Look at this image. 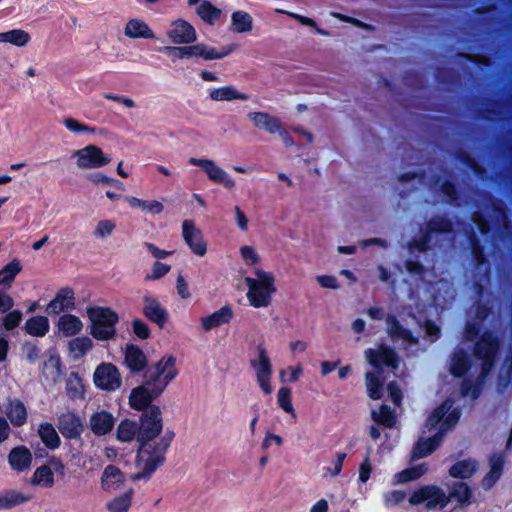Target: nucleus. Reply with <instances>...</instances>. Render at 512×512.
<instances>
[{
	"instance_id": "nucleus-1",
	"label": "nucleus",
	"mask_w": 512,
	"mask_h": 512,
	"mask_svg": "<svg viewBox=\"0 0 512 512\" xmlns=\"http://www.w3.org/2000/svg\"><path fill=\"white\" fill-rule=\"evenodd\" d=\"M139 447L136 455V466L140 471L131 475L132 481L149 480L166 461V453L175 438V432L163 431V417L160 407L141 413L138 420Z\"/></svg>"
},
{
	"instance_id": "nucleus-2",
	"label": "nucleus",
	"mask_w": 512,
	"mask_h": 512,
	"mask_svg": "<svg viewBox=\"0 0 512 512\" xmlns=\"http://www.w3.org/2000/svg\"><path fill=\"white\" fill-rule=\"evenodd\" d=\"M454 232V222L447 215H436L431 217L419 229V236L408 241L410 253L415 251L426 253L432 249L433 236L446 235Z\"/></svg>"
},
{
	"instance_id": "nucleus-3",
	"label": "nucleus",
	"mask_w": 512,
	"mask_h": 512,
	"mask_svg": "<svg viewBox=\"0 0 512 512\" xmlns=\"http://www.w3.org/2000/svg\"><path fill=\"white\" fill-rule=\"evenodd\" d=\"M86 314L90 321V334L98 341H110L116 337L118 313L110 307L88 306Z\"/></svg>"
},
{
	"instance_id": "nucleus-4",
	"label": "nucleus",
	"mask_w": 512,
	"mask_h": 512,
	"mask_svg": "<svg viewBox=\"0 0 512 512\" xmlns=\"http://www.w3.org/2000/svg\"><path fill=\"white\" fill-rule=\"evenodd\" d=\"M256 278L246 277L248 287L247 299L254 308L268 307L272 302V296L276 292L275 277L271 272L261 268L254 270Z\"/></svg>"
},
{
	"instance_id": "nucleus-5",
	"label": "nucleus",
	"mask_w": 512,
	"mask_h": 512,
	"mask_svg": "<svg viewBox=\"0 0 512 512\" xmlns=\"http://www.w3.org/2000/svg\"><path fill=\"white\" fill-rule=\"evenodd\" d=\"M502 341L497 333L491 329H485L474 342L472 355L479 361L483 373H491L497 362Z\"/></svg>"
},
{
	"instance_id": "nucleus-6",
	"label": "nucleus",
	"mask_w": 512,
	"mask_h": 512,
	"mask_svg": "<svg viewBox=\"0 0 512 512\" xmlns=\"http://www.w3.org/2000/svg\"><path fill=\"white\" fill-rule=\"evenodd\" d=\"M233 50V46L222 47L220 50H217L216 48L209 47L203 43L189 46H165L161 49L162 52L171 57L173 62L178 59L191 57H200L207 61L222 59L231 54Z\"/></svg>"
},
{
	"instance_id": "nucleus-7",
	"label": "nucleus",
	"mask_w": 512,
	"mask_h": 512,
	"mask_svg": "<svg viewBox=\"0 0 512 512\" xmlns=\"http://www.w3.org/2000/svg\"><path fill=\"white\" fill-rule=\"evenodd\" d=\"M177 375L176 358L169 355L162 357L154 366H147L143 379H146L148 385H158L166 389Z\"/></svg>"
},
{
	"instance_id": "nucleus-8",
	"label": "nucleus",
	"mask_w": 512,
	"mask_h": 512,
	"mask_svg": "<svg viewBox=\"0 0 512 512\" xmlns=\"http://www.w3.org/2000/svg\"><path fill=\"white\" fill-rule=\"evenodd\" d=\"M165 389L158 385L146 384V379H143V383L131 390L129 395V405L133 410L144 413L159 407L153 404V402L164 392Z\"/></svg>"
},
{
	"instance_id": "nucleus-9",
	"label": "nucleus",
	"mask_w": 512,
	"mask_h": 512,
	"mask_svg": "<svg viewBox=\"0 0 512 512\" xmlns=\"http://www.w3.org/2000/svg\"><path fill=\"white\" fill-rule=\"evenodd\" d=\"M409 503L413 506L425 503L428 510L435 508L444 509L449 504L447 494L436 485H423L413 491L409 497Z\"/></svg>"
},
{
	"instance_id": "nucleus-10",
	"label": "nucleus",
	"mask_w": 512,
	"mask_h": 512,
	"mask_svg": "<svg viewBox=\"0 0 512 512\" xmlns=\"http://www.w3.org/2000/svg\"><path fill=\"white\" fill-rule=\"evenodd\" d=\"M258 359H251L250 365L254 369L256 379L262 391L269 395L272 393L271 377H272V363L268 356L266 347L263 343L257 345Z\"/></svg>"
},
{
	"instance_id": "nucleus-11",
	"label": "nucleus",
	"mask_w": 512,
	"mask_h": 512,
	"mask_svg": "<svg viewBox=\"0 0 512 512\" xmlns=\"http://www.w3.org/2000/svg\"><path fill=\"white\" fill-rule=\"evenodd\" d=\"M74 156L77 158V166L81 169L101 168L111 162V158L105 155L102 149L96 145H87L76 150Z\"/></svg>"
},
{
	"instance_id": "nucleus-12",
	"label": "nucleus",
	"mask_w": 512,
	"mask_h": 512,
	"mask_svg": "<svg viewBox=\"0 0 512 512\" xmlns=\"http://www.w3.org/2000/svg\"><path fill=\"white\" fill-rule=\"evenodd\" d=\"M369 364L376 370L383 367L397 369L400 364L398 353L393 347L381 345L378 349H367L365 351Z\"/></svg>"
},
{
	"instance_id": "nucleus-13",
	"label": "nucleus",
	"mask_w": 512,
	"mask_h": 512,
	"mask_svg": "<svg viewBox=\"0 0 512 512\" xmlns=\"http://www.w3.org/2000/svg\"><path fill=\"white\" fill-rule=\"evenodd\" d=\"M94 384L105 391H115L121 386V376L118 368L112 363H101L93 374Z\"/></svg>"
},
{
	"instance_id": "nucleus-14",
	"label": "nucleus",
	"mask_w": 512,
	"mask_h": 512,
	"mask_svg": "<svg viewBox=\"0 0 512 512\" xmlns=\"http://www.w3.org/2000/svg\"><path fill=\"white\" fill-rule=\"evenodd\" d=\"M57 428L64 438L79 440L85 430V425L76 412L68 411L58 416Z\"/></svg>"
},
{
	"instance_id": "nucleus-15",
	"label": "nucleus",
	"mask_w": 512,
	"mask_h": 512,
	"mask_svg": "<svg viewBox=\"0 0 512 512\" xmlns=\"http://www.w3.org/2000/svg\"><path fill=\"white\" fill-rule=\"evenodd\" d=\"M189 163L194 166H199L208 175L211 181L220 183L227 189H232L235 186V181L225 170L218 167L213 160L192 157L189 159Z\"/></svg>"
},
{
	"instance_id": "nucleus-16",
	"label": "nucleus",
	"mask_w": 512,
	"mask_h": 512,
	"mask_svg": "<svg viewBox=\"0 0 512 512\" xmlns=\"http://www.w3.org/2000/svg\"><path fill=\"white\" fill-rule=\"evenodd\" d=\"M182 235L190 250L197 256H204L207 252V243L202 231L197 228L192 220H184L182 223Z\"/></svg>"
},
{
	"instance_id": "nucleus-17",
	"label": "nucleus",
	"mask_w": 512,
	"mask_h": 512,
	"mask_svg": "<svg viewBox=\"0 0 512 512\" xmlns=\"http://www.w3.org/2000/svg\"><path fill=\"white\" fill-rule=\"evenodd\" d=\"M142 313L150 322L155 323L159 328H164L169 321L167 309L161 305L157 298L149 295L143 296Z\"/></svg>"
},
{
	"instance_id": "nucleus-18",
	"label": "nucleus",
	"mask_w": 512,
	"mask_h": 512,
	"mask_svg": "<svg viewBox=\"0 0 512 512\" xmlns=\"http://www.w3.org/2000/svg\"><path fill=\"white\" fill-rule=\"evenodd\" d=\"M172 28L167 32L168 38L174 44H192L197 40V33L192 24L183 19L172 22Z\"/></svg>"
},
{
	"instance_id": "nucleus-19",
	"label": "nucleus",
	"mask_w": 512,
	"mask_h": 512,
	"mask_svg": "<svg viewBox=\"0 0 512 512\" xmlns=\"http://www.w3.org/2000/svg\"><path fill=\"white\" fill-rule=\"evenodd\" d=\"M75 309V293L70 287L59 289L55 297L48 303L46 312L49 315H58L61 312Z\"/></svg>"
},
{
	"instance_id": "nucleus-20",
	"label": "nucleus",
	"mask_w": 512,
	"mask_h": 512,
	"mask_svg": "<svg viewBox=\"0 0 512 512\" xmlns=\"http://www.w3.org/2000/svg\"><path fill=\"white\" fill-rule=\"evenodd\" d=\"M124 363L132 374H144L148 366V358L138 345L127 344L124 350Z\"/></svg>"
},
{
	"instance_id": "nucleus-21",
	"label": "nucleus",
	"mask_w": 512,
	"mask_h": 512,
	"mask_svg": "<svg viewBox=\"0 0 512 512\" xmlns=\"http://www.w3.org/2000/svg\"><path fill=\"white\" fill-rule=\"evenodd\" d=\"M472 368V359L468 352L456 347L451 355L449 371L455 378H463Z\"/></svg>"
},
{
	"instance_id": "nucleus-22",
	"label": "nucleus",
	"mask_w": 512,
	"mask_h": 512,
	"mask_svg": "<svg viewBox=\"0 0 512 512\" xmlns=\"http://www.w3.org/2000/svg\"><path fill=\"white\" fill-rule=\"evenodd\" d=\"M234 317L233 309L230 305H224L212 314L204 316L200 319L201 326L204 331L208 332L222 325L229 324Z\"/></svg>"
},
{
	"instance_id": "nucleus-23",
	"label": "nucleus",
	"mask_w": 512,
	"mask_h": 512,
	"mask_svg": "<svg viewBox=\"0 0 512 512\" xmlns=\"http://www.w3.org/2000/svg\"><path fill=\"white\" fill-rule=\"evenodd\" d=\"M386 324L387 332L393 341L402 340L410 345L418 343V338L414 336L410 329L405 328L395 315H387Z\"/></svg>"
},
{
	"instance_id": "nucleus-24",
	"label": "nucleus",
	"mask_w": 512,
	"mask_h": 512,
	"mask_svg": "<svg viewBox=\"0 0 512 512\" xmlns=\"http://www.w3.org/2000/svg\"><path fill=\"white\" fill-rule=\"evenodd\" d=\"M89 425L94 435L104 436L113 430L115 418L107 410L97 411L90 416Z\"/></svg>"
},
{
	"instance_id": "nucleus-25",
	"label": "nucleus",
	"mask_w": 512,
	"mask_h": 512,
	"mask_svg": "<svg viewBox=\"0 0 512 512\" xmlns=\"http://www.w3.org/2000/svg\"><path fill=\"white\" fill-rule=\"evenodd\" d=\"M490 469L482 479V487L485 490L491 489L501 478L505 465L503 453H493L489 458Z\"/></svg>"
},
{
	"instance_id": "nucleus-26",
	"label": "nucleus",
	"mask_w": 512,
	"mask_h": 512,
	"mask_svg": "<svg viewBox=\"0 0 512 512\" xmlns=\"http://www.w3.org/2000/svg\"><path fill=\"white\" fill-rule=\"evenodd\" d=\"M8 463L12 470L24 472L31 467L32 454L26 446H16L8 454Z\"/></svg>"
},
{
	"instance_id": "nucleus-27",
	"label": "nucleus",
	"mask_w": 512,
	"mask_h": 512,
	"mask_svg": "<svg viewBox=\"0 0 512 512\" xmlns=\"http://www.w3.org/2000/svg\"><path fill=\"white\" fill-rule=\"evenodd\" d=\"M489 375V372L483 373V370L480 369V372L475 380H472L468 377H463L459 388L461 396H470L472 400L478 399L482 393L483 386Z\"/></svg>"
},
{
	"instance_id": "nucleus-28",
	"label": "nucleus",
	"mask_w": 512,
	"mask_h": 512,
	"mask_svg": "<svg viewBox=\"0 0 512 512\" xmlns=\"http://www.w3.org/2000/svg\"><path fill=\"white\" fill-rule=\"evenodd\" d=\"M248 118L255 128L264 130L269 134H276L281 128V121L267 112H250Z\"/></svg>"
},
{
	"instance_id": "nucleus-29",
	"label": "nucleus",
	"mask_w": 512,
	"mask_h": 512,
	"mask_svg": "<svg viewBox=\"0 0 512 512\" xmlns=\"http://www.w3.org/2000/svg\"><path fill=\"white\" fill-rule=\"evenodd\" d=\"M5 414L15 427H21L27 422L28 413L26 406L17 398L8 400Z\"/></svg>"
},
{
	"instance_id": "nucleus-30",
	"label": "nucleus",
	"mask_w": 512,
	"mask_h": 512,
	"mask_svg": "<svg viewBox=\"0 0 512 512\" xmlns=\"http://www.w3.org/2000/svg\"><path fill=\"white\" fill-rule=\"evenodd\" d=\"M473 497V491L471 487L463 482L456 481L450 487L449 493L447 494V498H449V502L451 500H455L460 507H466L471 504Z\"/></svg>"
},
{
	"instance_id": "nucleus-31",
	"label": "nucleus",
	"mask_w": 512,
	"mask_h": 512,
	"mask_svg": "<svg viewBox=\"0 0 512 512\" xmlns=\"http://www.w3.org/2000/svg\"><path fill=\"white\" fill-rule=\"evenodd\" d=\"M478 469V462L473 458L457 461L449 468V475L455 479H470Z\"/></svg>"
},
{
	"instance_id": "nucleus-32",
	"label": "nucleus",
	"mask_w": 512,
	"mask_h": 512,
	"mask_svg": "<svg viewBox=\"0 0 512 512\" xmlns=\"http://www.w3.org/2000/svg\"><path fill=\"white\" fill-rule=\"evenodd\" d=\"M209 97L213 101H248L250 95L238 91L234 86L228 85L219 88H213L209 92Z\"/></svg>"
},
{
	"instance_id": "nucleus-33",
	"label": "nucleus",
	"mask_w": 512,
	"mask_h": 512,
	"mask_svg": "<svg viewBox=\"0 0 512 512\" xmlns=\"http://www.w3.org/2000/svg\"><path fill=\"white\" fill-rule=\"evenodd\" d=\"M124 481V474L118 467L112 464L105 467L101 476V485L105 491L119 488Z\"/></svg>"
},
{
	"instance_id": "nucleus-34",
	"label": "nucleus",
	"mask_w": 512,
	"mask_h": 512,
	"mask_svg": "<svg viewBox=\"0 0 512 512\" xmlns=\"http://www.w3.org/2000/svg\"><path fill=\"white\" fill-rule=\"evenodd\" d=\"M124 33L132 39H154L155 34L142 20L131 19L127 22Z\"/></svg>"
},
{
	"instance_id": "nucleus-35",
	"label": "nucleus",
	"mask_w": 512,
	"mask_h": 512,
	"mask_svg": "<svg viewBox=\"0 0 512 512\" xmlns=\"http://www.w3.org/2000/svg\"><path fill=\"white\" fill-rule=\"evenodd\" d=\"M26 334L33 337H44L50 329L49 319L43 315L28 318L23 327Z\"/></svg>"
},
{
	"instance_id": "nucleus-36",
	"label": "nucleus",
	"mask_w": 512,
	"mask_h": 512,
	"mask_svg": "<svg viewBox=\"0 0 512 512\" xmlns=\"http://www.w3.org/2000/svg\"><path fill=\"white\" fill-rule=\"evenodd\" d=\"M83 328L82 321L75 315L64 314L58 320V329L65 337L77 335Z\"/></svg>"
},
{
	"instance_id": "nucleus-37",
	"label": "nucleus",
	"mask_w": 512,
	"mask_h": 512,
	"mask_svg": "<svg viewBox=\"0 0 512 512\" xmlns=\"http://www.w3.org/2000/svg\"><path fill=\"white\" fill-rule=\"evenodd\" d=\"M117 439L121 442H131L136 440L139 444L138 423L130 419L120 421L117 427Z\"/></svg>"
},
{
	"instance_id": "nucleus-38",
	"label": "nucleus",
	"mask_w": 512,
	"mask_h": 512,
	"mask_svg": "<svg viewBox=\"0 0 512 512\" xmlns=\"http://www.w3.org/2000/svg\"><path fill=\"white\" fill-rule=\"evenodd\" d=\"M196 14L204 23L214 25L220 19L222 11L210 1L203 0L196 7Z\"/></svg>"
},
{
	"instance_id": "nucleus-39",
	"label": "nucleus",
	"mask_w": 512,
	"mask_h": 512,
	"mask_svg": "<svg viewBox=\"0 0 512 512\" xmlns=\"http://www.w3.org/2000/svg\"><path fill=\"white\" fill-rule=\"evenodd\" d=\"M38 434L43 444L50 450L57 449L61 444L57 431L49 422H43L39 425Z\"/></svg>"
},
{
	"instance_id": "nucleus-40",
	"label": "nucleus",
	"mask_w": 512,
	"mask_h": 512,
	"mask_svg": "<svg viewBox=\"0 0 512 512\" xmlns=\"http://www.w3.org/2000/svg\"><path fill=\"white\" fill-rule=\"evenodd\" d=\"M21 270V263L16 258L4 265L0 270V287L9 289Z\"/></svg>"
},
{
	"instance_id": "nucleus-41",
	"label": "nucleus",
	"mask_w": 512,
	"mask_h": 512,
	"mask_svg": "<svg viewBox=\"0 0 512 512\" xmlns=\"http://www.w3.org/2000/svg\"><path fill=\"white\" fill-rule=\"evenodd\" d=\"M231 29L236 33H246L253 29V18L245 11H235L231 16Z\"/></svg>"
},
{
	"instance_id": "nucleus-42",
	"label": "nucleus",
	"mask_w": 512,
	"mask_h": 512,
	"mask_svg": "<svg viewBox=\"0 0 512 512\" xmlns=\"http://www.w3.org/2000/svg\"><path fill=\"white\" fill-rule=\"evenodd\" d=\"M66 393L70 399H84L85 386L78 373L72 372L66 381Z\"/></svg>"
},
{
	"instance_id": "nucleus-43",
	"label": "nucleus",
	"mask_w": 512,
	"mask_h": 512,
	"mask_svg": "<svg viewBox=\"0 0 512 512\" xmlns=\"http://www.w3.org/2000/svg\"><path fill=\"white\" fill-rule=\"evenodd\" d=\"M452 408V401L447 399L435 408L428 418L426 419L425 426L431 430L440 426L444 420L445 415Z\"/></svg>"
},
{
	"instance_id": "nucleus-44",
	"label": "nucleus",
	"mask_w": 512,
	"mask_h": 512,
	"mask_svg": "<svg viewBox=\"0 0 512 512\" xmlns=\"http://www.w3.org/2000/svg\"><path fill=\"white\" fill-rule=\"evenodd\" d=\"M31 483L33 485H38L44 488L53 487L55 481L51 467L48 465H42L38 467L33 473Z\"/></svg>"
},
{
	"instance_id": "nucleus-45",
	"label": "nucleus",
	"mask_w": 512,
	"mask_h": 512,
	"mask_svg": "<svg viewBox=\"0 0 512 512\" xmlns=\"http://www.w3.org/2000/svg\"><path fill=\"white\" fill-rule=\"evenodd\" d=\"M428 471V466L426 463H421L409 468H406L395 475L396 481L398 483H406L410 481H414L422 477Z\"/></svg>"
},
{
	"instance_id": "nucleus-46",
	"label": "nucleus",
	"mask_w": 512,
	"mask_h": 512,
	"mask_svg": "<svg viewBox=\"0 0 512 512\" xmlns=\"http://www.w3.org/2000/svg\"><path fill=\"white\" fill-rule=\"evenodd\" d=\"M134 495V490L130 488L123 494L115 497L107 504V509L109 512H128L129 508L132 504V497Z\"/></svg>"
},
{
	"instance_id": "nucleus-47",
	"label": "nucleus",
	"mask_w": 512,
	"mask_h": 512,
	"mask_svg": "<svg viewBox=\"0 0 512 512\" xmlns=\"http://www.w3.org/2000/svg\"><path fill=\"white\" fill-rule=\"evenodd\" d=\"M30 500V496H26L16 491H6L0 494V510H9L22 503Z\"/></svg>"
},
{
	"instance_id": "nucleus-48",
	"label": "nucleus",
	"mask_w": 512,
	"mask_h": 512,
	"mask_svg": "<svg viewBox=\"0 0 512 512\" xmlns=\"http://www.w3.org/2000/svg\"><path fill=\"white\" fill-rule=\"evenodd\" d=\"M93 348V341L87 336L76 337L69 342V350L75 359L84 357Z\"/></svg>"
},
{
	"instance_id": "nucleus-49",
	"label": "nucleus",
	"mask_w": 512,
	"mask_h": 512,
	"mask_svg": "<svg viewBox=\"0 0 512 512\" xmlns=\"http://www.w3.org/2000/svg\"><path fill=\"white\" fill-rule=\"evenodd\" d=\"M374 420L387 428H392L395 426L397 418L394 410L391 409L388 405H381L379 413L373 412Z\"/></svg>"
},
{
	"instance_id": "nucleus-50",
	"label": "nucleus",
	"mask_w": 512,
	"mask_h": 512,
	"mask_svg": "<svg viewBox=\"0 0 512 512\" xmlns=\"http://www.w3.org/2000/svg\"><path fill=\"white\" fill-rule=\"evenodd\" d=\"M365 378L369 397L373 400L381 399L383 396V384L378 376L372 372H367Z\"/></svg>"
},
{
	"instance_id": "nucleus-51",
	"label": "nucleus",
	"mask_w": 512,
	"mask_h": 512,
	"mask_svg": "<svg viewBox=\"0 0 512 512\" xmlns=\"http://www.w3.org/2000/svg\"><path fill=\"white\" fill-rule=\"evenodd\" d=\"M439 190L448 203L459 205L460 192L455 183L446 179L441 183Z\"/></svg>"
},
{
	"instance_id": "nucleus-52",
	"label": "nucleus",
	"mask_w": 512,
	"mask_h": 512,
	"mask_svg": "<svg viewBox=\"0 0 512 512\" xmlns=\"http://www.w3.org/2000/svg\"><path fill=\"white\" fill-rule=\"evenodd\" d=\"M455 158L460 163L471 169L476 175H482L485 172V169L479 165L475 158H473L466 150H457Z\"/></svg>"
},
{
	"instance_id": "nucleus-53",
	"label": "nucleus",
	"mask_w": 512,
	"mask_h": 512,
	"mask_svg": "<svg viewBox=\"0 0 512 512\" xmlns=\"http://www.w3.org/2000/svg\"><path fill=\"white\" fill-rule=\"evenodd\" d=\"M277 403L286 413L296 416L292 400L291 389L289 387H281L277 393Z\"/></svg>"
},
{
	"instance_id": "nucleus-54",
	"label": "nucleus",
	"mask_w": 512,
	"mask_h": 512,
	"mask_svg": "<svg viewBox=\"0 0 512 512\" xmlns=\"http://www.w3.org/2000/svg\"><path fill=\"white\" fill-rule=\"evenodd\" d=\"M31 40L28 32L22 29H12L7 31L6 43H10L17 47L26 46Z\"/></svg>"
},
{
	"instance_id": "nucleus-55",
	"label": "nucleus",
	"mask_w": 512,
	"mask_h": 512,
	"mask_svg": "<svg viewBox=\"0 0 512 512\" xmlns=\"http://www.w3.org/2000/svg\"><path fill=\"white\" fill-rule=\"evenodd\" d=\"M435 451V448L430 445L428 439H422L420 438L414 445L412 452H411V458L413 460L421 459L424 457L429 456Z\"/></svg>"
},
{
	"instance_id": "nucleus-56",
	"label": "nucleus",
	"mask_w": 512,
	"mask_h": 512,
	"mask_svg": "<svg viewBox=\"0 0 512 512\" xmlns=\"http://www.w3.org/2000/svg\"><path fill=\"white\" fill-rule=\"evenodd\" d=\"M4 314L5 316L2 318V326L5 330L11 331L20 325L23 318V314L20 310H9Z\"/></svg>"
},
{
	"instance_id": "nucleus-57",
	"label": "nucleus",
	"mask_w": 512,
	"mask_h": 512,
	"mask_svg": "<svg viewBox=\"0 0 512 512\" xmlns=\"http://www.w3.org/2000/svg\"><path fill=\"white\" fill-rule=\"evenodd\" d=\"M63 123L66 129L73 133H95L96 131L95 127L88 126L71 117L65 118Z\"/></svg>"
},
{
	"instance_id": "nucleus-58",
	"label": "nucleus",
	"mask_w": 512,
	"mask_h": 512,
	"mask_svg": "<svg viewBox=\"0 0 512 512\" xmlns=\"http://www.w3.org/2000/svg\"><path fill=\"white\" fill-rule=\"evenodd\" d=\"M132 332L140 340H147L151 336V330L147 323L141 319H134L131 323Z\"/></svg>"
},
{
	"instance_id": "nucleus-59",
	"label": "nucleus",
	"mask_w": 512,
	"mask_h": 512,
	"mask_svg": "<svg viewBox=\"0 0 512 512\" xmlns=\"http://www.w3.org/2000/svg\"><path fill=\"white\" fill-rule=\"evenodd\" d=\"M456 77V72L451 68L438 67L435 70V79L441 84H451Z\"/></svg>"
},
{
	"instance_id": "nucleus-60",
	"label": "nucleus",
	"mask_w": 512,
	"mask_h": 512,
	"mask_svg": "<svg viewBox=\"0 0 512 512\" xmlns=\"http://www.w3.org/2000/svg\"><path fill=\"white\" fill-rule=\"evenodd\" d=\"M115 228L116 224L112 220H101L94 230V235L99 238H105L110 236Z\"/></svg>"
},
{
	"instance_id": "nucleus-61",
	"label": "nucleus",
	"mask_w": 512,
	"mask_h": 512,
	"mask_svg": "<svg viewBox=\"0 0 512 512\" xmlns=\"http://www.w3.org/2000/svg\"><path fill=\"white\" fill-rule=\"evenodd\" d=\"M461 410L460 408L450 409L448 413L445 415L444 420L440 427L445 428V430H449L453 428L460 420Z\"/></svg>"
},
{
	"instance_id": "nucleus-62",
	"label": "nucleus",
	"mask_w": 512,
	"mask_h": 512,
	"mask_svg": "<svg viewBox=\"0 0 512 512\" xmlns=\"http://www.w3.org/2000/svg\"><path fill=\"white\" fill-rule=\"evenodd\" d=\"M481 335V325L477 322H467L464 328V337L467 341L475 342Z\"/></svg>"
},
{
	"instance_id": "nucleus-63",
	"label": "nucleus",
	"mask_w": 512,
	"mask_h": 512,
	"mask_svg": "<svg viewBox=\"0 0 512 512\" xmlns=\"http://www.w3.org/2000/svg\"><path fill=\"white\" fill-rule=\"evenodd\" d=\"M170 269H171L170 265H168L166 263H162L160 261H156L153 264L152 273L147 275V279H150V280L160 279V278L164 277L170 271Z\"/></svg>"
},
{
	"instance_id": "nucleus-64",
	"label": "nucleus",
	"mask_w": 512,
	"mask_h": 512,
	"mask_svg": "<svg viewBox=\"0 0 512 512\" xmlns=\"http://www.w3.org/2000/svg\"><path fill=\"white\" fill-rule=\"evenodd\" d=\"M240 254L242 259L248 266H253L259 262V255L251 246H242L240 248Z\"/></svg>"
}]
</instances>
